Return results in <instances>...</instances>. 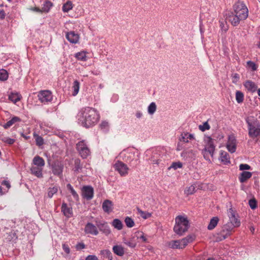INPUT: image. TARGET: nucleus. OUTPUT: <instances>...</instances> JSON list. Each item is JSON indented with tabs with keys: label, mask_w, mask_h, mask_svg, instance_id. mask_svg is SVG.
I'll return each mask as SVG.
<instances>
[{
	"label": "nucleus",
	"mask_w": 260,
	"mask_h": 260,
	"mask_svg": "<svg viewBox=\"0 0 260 260\" xmlns=\"http://www.w3.org/2000/svg\"><path fill=\"white\" fill-rule=\"evenodd\" d=\"M58 191V187L54 186L53 187H50L48 189L47 196L49 198H51L54 194H56Z\"/></svg>",
	"instance_id": "nucleus-36"
},
{
	"label": "nucleus",
	"mask_w": 260,
	"mask_h": 260,
	"mask_svg": "<svg viewBox=\"0 0 260 260\" xmlns=\"http://www.w3.org/2000/svg\"><path fill=\"white\" fill-rule=\"evenodd\" d=\"M95 222L98 227V229L105 234L106 235H108L110 234L111 231L108 224V223L104 220H95Z\"/></svg>",
	"instance_id": "nucleus-11"
},
{
	"label": "nucleus",
	"mask_w": 260,
	"mask_h": 260,
	"mask_svg": "<svg viewBox=\"0 0 260 260\" xmlns=\"http://www.w3.org/2000/svg\"><path fill=\"white\" fill-rule=\"evenodd\" d=\"M76 249L77 250H80L85 248V245L82 243H78L76 245Z\"/></svg>",
	"instance_id": "nucleus-57"
},
{
	"label": "nucleus",
	"mask_w": 260,
	"mask_h": 260,
	"mask_svg": "<svg viewBox=\"0 0 260 260\" xmlns=\"http://www.w3.org/2000/svg\"><path fill=\"white\" fill-rule=\"evenodd\" d=\"M236 100L239 104L242 103L244 100V94L240 91H237L236 92Z\"/></svg>",
	"instance_id": "nucleus-45"
},
{
	"label": "nucleus",
	"mask_w": 260,
	"mask_h": 260,
	"mask_svg": "<svg viewBox=\"0 0 260 260\" xmlns=\"http://www.w3.org/2000/svg\"><path fill=\"white\" fill-rule=\"evenodd\" d=\"M72 88L73 89V92L72 94L73 96H75L79 92V88H80V83L77 80H75L73 83V85Z\"/></svg>",
	"instance_id": "nucleus-39"
},
{
	"label": "nucleus",
	"mask_w": 260,
	"mask_h": 260,
	"mask_svg": "<svg viewBox=\"0 0 260 260\" xmlns=\"http://www.w3.org/2000/svg\"><path fill=\"white\" fill-rule=\"evenodd\" d=\"M214 150L215 147L206 146L203 151L204 158L206 160H210L209 158L207 157V154H209L212 157H213Z\"/></svg>",
	"instance_id": "nucleus-28"
},
{
	"label": "nucleus",
	"mask_w": 260,
	"mask_h": 260,
	"mask_svg": "<svg viewBox=\"0 0 260 260\" xmlns=\"http://www.w3.org/2000/svg\"><path fill=\"white\" fill-rule=\"evenodd\" d=\"M243 85L246 90L251 93L255 92L257 89V85L251 80H246L244 82Z\"/></svg>",
	"instance_id": "nucleus-17"
},
{
	"label": "nucleus",
	"mask_w": 260,
	"mask_h": 260,
	"mask_svg": "<svg viewBox=\"0 0 260 260\" xmlns=\"http://www.w3.org/2000/svg\"><path fill=\"white\" fill-rule=\"evenodd\" d=\"M219 222V218L217 216L213 217L211 219L210 222L208 225V229L209 230H212L214 229L217 225Z\"/></svg>",
	"instance_id": "nucleus-32"
},
{
	"label": "nucleus",
	"mask_w": 260,
	"mask_h": 260,
	"mask_svg": "<svg viewBox=\"0 0 260 260\" xmlns=\"http://www.w3.org/2000/svg\"><path fill=\"white\" fill-rule=\"evenodd\" d=\"M52 3L51 2L49 1H45V3L43 4V7L41 9L42 12H48L50 11L51 8L52 7Z\"/></svg>",
	"instance_id": "nucleus-34"
},
{
	"label": "nucleus",
	"mask_w": 260,
	"mask_h": 260,
	"mask_svg": "<svg viewBox=\"0 0 260 260\" xmlns=\"http://www.w3.org/2000/svg\"><path fill=\"white\" fill-rule=\"evenodd\" d=\"M220 159L224 164L230 163L229 155L226 151H220Z\"/></svg>",
	"instance_id": "nucleus-30"
},
{
	"label": "nucleus",
	"mask_w": 260,
	"mask_h": 260,
	"mask_svg": "<svg viewBox=\"0 0 260 260\" xmlns=\"http://www.w3.org/2000/svg\"><path fill=\"white\" fill-rule=\"evenodd\" d=\"M251 168L250 166L246 164H242L239 166V169L241 171L248 170Z\"/></svg>",
	"instance_id": "nucleus-55"
},
{
	"label": "nucleus",
	"mask_w": 260,
	"mask_h": 260,
	"mask_svg": "<svg viewBox=\"0 0 260 260\" xmlns=\"http://www.w3.org/2000/svg\"><path fill=\"white\" fill-rule=\"evenodd\" d=\"M76 146L78 151L83 158H86L89 155L90 151L85 141H79Z\"/></svg>",
	"instance_id": "nucleus-7"
},
{
	"label": "nucleus",
	"mask_w": 260,
	"mask_h": 260,
	"mask_svg": "<svg viewBox=\"0 0 260 260\" xmlns=\"http://www.w3.org/2000/svg\"><path fill=\"white\" fill-rule=\"evenodd\" d=\"M39 101L44 104H48L53 100L52 92L49 90H42L38 95Z\"/></svg>",
	"instance_id": "nucleus-8"
},
{
	"label": "nucleus",
	"mask_w": 260,
	"mask_h": 260,
	"mask_svg": "<svg viewBox=\"0 0 260 260\" xmlns=\"http://www.w3.org/2000/svg\"><path fill=\"white\" fill-rule=\"evenodd\" d=\"M233 78L234 79V80L233 81V83H236L238 80L239 79V75L237 73H235L233 75Z\"/></svg>",
	"instance_id": "nucleus-62"
},
{
	"label": "nucleus",
	"mask_w": 260,
	"mask_h": 260,
	"mask_svg": "<svg viewBox=\"0 0 260 260\" xmlns=\"http://www.w3.org/2000/svg\"><path fill=\"white\" fill-rule=\"evenodd\" d=\"M84 231L86 234L96 236L99 234L98 227L92 223L88 222L85 226Z\"/></svg>",
	"instance_id": "nucleus-14"
},
{
	"label": "nucleus",
	"mask_w": 260,
	"mask_h": 260,
	"mask_svg": "<svg viewBox=\"0 0 260 260\" xmlns=\"http://www.w3.org/2000/svg\"><path fill=\"white\" fill-rule=\"evenodd\" d=\"M196 187L194 185H191L189 187H187L184 190V193L187 196L193 194L196 192Z\"/></svg>",
	"instance_id": "nucleus-40"
},
{
	"label": "nucleus",
	"mask_w": 260,
	"mask_h": 260,
	"mask_svg": "<svg viewBox=\"0 0 260 260\" xmlns=\"http://www.w3.org/2000/svg\"><path fill=\"white\" fill-rule=\"evenodd\" d=\"M248 125V134L252 138H255L260 134V124L254 117L250 116L246 118Z\"/></svg>",
	"instance_id": "nucleus-4"
},
{
	"label": "nucleus",
	"mask_w": 260,
	"mask_h": 260,
	"mask_svg": "<svg viewBox=\"0 0 260 260\" xmlns=\"http://www.w3.org/2000/svg\"><path fill=\"white\" fill-rule=\"evenodd\" d=\"M156 110V105L154 102H152L148 107V113L150 115H153Z\"/></svg>",
	"instance_id": "nucleus-43"
},
{
	"label": "nucleus",
	"mask_w": 260,
	"mask_h": 260,
	"mask_svg": "<svg viewBox=\"0 0 260 260\" xmlns=\"http://www.w3.org/2000/svg\"><path fill=\"white\" fill-rule=\"evenodd\" d=\"M247 64L251 68L252 70L254 71L257 70V66L256 64L252 61H248Z\"/></svg>",
	"instance_id": "nucleus-54"
},
{
	"label": "nucleus",
	"mask_w": 260,
	"mask_h": 260,
	"mask_svg": "<svg viewBox=\"0 0 260 260\" xmlns=\"http://www.w3.org/2000/svg\"><path fill=\"white\" fill-rule=\"evenodd\" d=\"M21 119L17 116H14L12 119L5 123L3 126L5 129H8L16 122H20Z\"/></svg>",
	"instance_id": "nucleus-27"
},
{
	"label": "nucleus",
	"mask_w": 260,
	"mask_h": 260,
	"mask_svg": "<svg viewBox=\"0 0 260 260\" xmlns=\"http://www.w3.org/2000/svg\"><path fill=\"white\" fill-rule=\"evenodd\" d=\"M67 39L72 44H76L78 42L79 36L78 34L76 33L74 31H71L66 34Z\"/></svg>",
	"instance_id": "nucleus-16"
},
{
	"label": "nucleus",
	"mask_w": 260,
	"mask_h": 260,
	"mask_svg": "<svg viewBox=\"0 0 260 260\" xmlns=\"http://www.w3.org/2000/svg\"><path fill=\"white\" fill-rule=\"evenodd\" d=\"M176 224L174 227V232L179 235H182L189 228V221L184 216L179 215L175 218Z\"/></svg>",
	"instance_id": "nucleus-5"
},
{
	"label": "nucleus",
	"mask_w": 260,
	"mask_h": 260,
	"mask_svg": "<svg viewBox=\"0 0 260 260\" xmlns=\"http://www.w3.org/2000/svg\"><path fill=\"white\" fill-rule=\"evenodd\" d=\"M112 225L118 230H121L123 228V224L119 219H114L112 222Z\"/></svg>",
	"instance_id": "nucleus-37"
},
{
	"label": "nucleus",
	"mask_w": 260,
	"mask_h": 260,
	"mask_svg": "<svg viewBox=\"0 0 260 260\" xmlns=\"http://www.w3.org/2000/svg\"><path fill=\"white\" fill-rule=\"evenodd\" d=\"M6 13L4 10H0V19H4L5 18Z\"/></svg>",
	"instance_id": "nucleus-64"
},
{
	"label": "nucleus",
	"mask_w": 260,
	"mask_h": 260,
	"mask_svg": "<svg viewBox=\"0 0 260 260\" xmlns=\"http://www.w3.org/2000/svg\"><path fill=\"white\" fill-rule=\"evenodd\" d=\"M237 146V140L235 137L232 135L229 136L228 141L226 143V148L229 152L234 153L236 151Z\"/></svg>",
	"instance_id": "nucleus-13"
},
{
	"label": "nucleus",
	"mask_w": 260,
	"mask_h": 260,
	"mask_svg": "<svg viewBox=\"0 0 260 260\" xmlns=\"http://www.w3.org/2000/svg\"><path fill=\"white\" fill-rule=\"evenodd\" d=\"M103 253L105 255L106 257L109 260H112V254L111 251L109 250H105L103 251Z\"/></svg>",
	"instance_id": "nucleus-56"
},
{
	"label": "nucleus",
	"mask_w": 260,
	"mask_h": 260,
	"mask_svg": "<svg viewBox=\"0 0 260 260\" xmlns=\"http://www.w3.org/2000/svg\"><path fill=\"white\" fill-rule=\"evenodd\" d=\"M199 128L202 132H205L206 130H209L210 128V126L208 121H206L204 122L202 125H200Z\"/></svg>",
	"instance_id": "nucleus-49"
},
{
	"label": "nucleus",
	"mask_w": 260,
	"mask_h": 260,
	"mask_svg": "<svg viewBox=\"0 0 260 260\" xmlns=\"http://www.w3.org/2000/svg\"><path fill=\"white\" fill-rule=\"evenodd\" d=\"M169 246L173 249H182L179 240L172 241L170 242Z\"/></svg>",
	"instance_id": "nucleus-44"
},
{
	"label": "nucleus",
	"mask_w": 260,
	"mask_h": 260,
	"mask_svg": "<svg viewBox=\"0 0 260 260\" xmlns=\"http://www.w3.org/2000/svg\"><path fill=\"white\" fill-rule=\"evenodd\" d=\"M100 127L104 131L106 132L108 131L109 128V123L107 121H102L100 124Z\"/></svg>",
	"instance_id": "nucleus-53"
},
{
	"label": "nucleus",
	"mask_w": 260,
	"mask_h": 260,
	"mask_svg": "<svg viewBox=\"0 0 260 260\" xmlns=\"http://www.w3.org/2000/svg\"><path fill=\"white\" fill-rule=\"evenodd\" d=\"M137 211L139 215L144 219H147L151 216V214L147 212H145L137 208Z\"/></svg>",
	"instance_id": "nucleus-46"
},
{
	"label": "nucleus",
	"mask_w": 260,
	"mask_h": 260,
	"mask_svg": "<svg viewBox=\"0 0 260 260\" xmlns=\"http://www.w3.org/2000/svg\"><path fill=\"white\" fill-rule=\"evenodd\" d=\"M237 226L231 222H228L224 224L222 226L221 231L218 234L219 240H223L230 236L234 229Z\"/></svg>",
	"instance_id": "nucleus-6"
},
{
	"label": "nucleus",
	"mask_w": 260,
	"mask_h": 260,
	"mask_svg": "<svg viewBox=\"0 0 260 260\" xmlns=\"http://www.w3.org/2000/svg\"><path fill=\"white\" fill-rule=\"evenodd\" d=\"M179 141L184 143H188L190 141L194 139V136L192 134L185 132L182 133L179 138Z\"/></svg>",
	"instance_id": "nucleus-22"
},
{
	"label": "nucleus",
	"mask_w": 260,
	"mask_h": 260,
	"mask_svg": "<svg viewBox=\"0 0 260 260\" xmlns=\"http://www.w3.org/2000/svg\"><path fill=\"white\" fill-rule=\"evenodd\" d=\"M78 122L82 126L88 128L95 125L100 119V115L94 109L89 107L82 108L77 115Z\"/></svg>",
	"instance_id": "nucleus-1"
},
{
	"label": "nucleus",
	"mask_w": 260,
	"mask_h": 260,
	"mask_svg": "<svg viewBox=\"0 0 260 260\" xmlns=\"http://www.w3.org/2000/svg\"><path fill=\"white\" fill-rule=\"evenodd\" d=\"M21 97V95L16 92H11L9 95V99L14 103H16L20 101Z\"/></svg>",
	"instance_id": "nucleus-33"
},
{
	"label": "nucleus",
	"mask_w": 260,
	"mask_h": 260,
	"mask_svg": "<svg viewBox=\"0 0 260 260\" xmlns=\"http://www.w3.org/2000/svg\"><path fill=\"white\" fill-rule=\"evenodd\" d=\"M135 236L138 242L146 243L147 242V239L144 234L141 231H138L135 233Z\"/></svg>",
	"instance_id": "nucleus-31"
},
{
	"label": "nucleus",
	"mask_w": 260,
	"mask_h": 260,
	"mask_svg": "<svg viewBox=\"0 0 260 260\" xmlns=\"http://www.w3.org/2000/svg\"><path fill=\"white\" fill-rule=\"evenodd\" d=\"M8 78V74L6 70L4 69L0 70V80L6 81Z\"/></svg>",
	"instance_id": "nucleus-48"
},
{
	"label": "nucleus",
	"mask_w": 260,
	"mask_h": 260,
	"mask_svg": "<svg viewBox=\"0 0 260 260\" xmlns=\"http://www.w3.org/2000/svg\"><path fill=\"white\" fill-rule=\"evenodd\" d=\"M5 142L9 144H13L15 142V140L9 138H6Z\"/></svg>",
	"instance_id": "nucleus-61"
},
{
	"label": "nucleus",
	"mask_w": 260,
	"mask_h": 260,
	"mask_svg": "<svg viewBox=\"0 0 260 260\" xmlns=\"http://www.w3.org/2000/svg\"><path fill=\"white\" fill-rule=\"evenodd\" d=\"M251 176L252 173L251 172L243 171L240 174L239 177V180L241 183H244L246 182L248 179L251 178Z\"/></svg>",
	"instance_id": "nucleus-26"
},
{
	"label": "nucleus",
	"mask_w": 260,
	"mask_h": 260,
	"mask_svg": "<svg viewBox=\"0 0 260 260\" xmlns=\"http://www.w3.org/2000/svg\"><path fill=\"white\" fill-rule=\"evenodd\" d=\"M0 183L2 185L6 187V188H4L0 186V195H3L8 192L9 189L11 187V184L10 182L7 180L0 181Z\"/></svg>",
	"instance_id": "nucleus-24"
},
{
	"label": "nucleus",
	"mask_w": 260,
	"mask_h": 260,
	"mask_svg": "<svg viewBox=\"0 0 260 260\" xmlns=\"http://www.w3.org/2000/svg\"><path fill=\"white\" fill-rule=\"evenodd\" d=\"M82 168V166L81 165L80 160L79 159H76L74 161V171L76 173H78L81 171Z\"/></svg>",
	"instance_id": "nucleus-35"
},
{
	"label": "nucleus",
	"mask_w": 260,
	"mask_h": 260,
	"mask_svg": "<svg viewBox=\"0 0 260 260\" xmlns=\"http://www.w3.org/2000/svg\"><path fill=\"white\" fill-rule=\"evenodd\" d=\"M73 8V4L71 1H68L62 6V11L64 12H68Z\"/></svg>",
	"instance_id": "nucleus-42"
},
{
	"label": "nucleus",
	"mask_w": 260,
	"mask_h": 260,
	"mask_svg": "<svg viewBox=\"0 0 260 260\" xmlns=\"http://www.w3.org/2000/svg\"><path fill=\"white\" fill-rule=\"evenodd\" d=\"M123 243L131 248H134L136 247L137 243H138L137 240L135 236V233L132 235V237L127 239L124 238L123 240Z\"/></svg>",
	"instance_id": "nucleus-21"
},
{
	"label": "nucleus",
	"mask_w": 260,
	"mask_h": 260,
	"mask_svg": "<svg viewBox=\"0 0 260 260\" xmlns=\"http://www.w3.org/2000/svg\"><path fill=\"white\" fill-rule=\"evenodd\" d=\"M62 247L63 250L67 254H69L70 253V248L67 244L63 243L62 244Z\"/></svg>",
	"instance_id": "nucleus-59"
},
{
	"label": "nucleus",
	"mask_w": 260,
	"mask_h": 260,
	"mask_svg": "<svg viewBox=\"0 0 260 260\" xmlns=\"http://www.w3.org/2000/svg\"><path fill=\"white\" fill-rule=\"evenodd\" d=\"M102 208L104 211L107 213H109L112 211L113 204L111 201L109 200H105L102 204Z\"/></svg>",
	"instance_id": "nucleus-20"
},
{
	"label": "nucleus",
	"mask_w": 260,
	"mask_h": 260,
	"mask_svg": "<svg viewBox=\"0 0 260 260\" xmlns=\"http://www.w3.org/2000/svg\"><path fill=\"white\" fill-rule=\"evenodd\" d=\"M61 212L63 214L68 218L73 216V209L70 206H69L66 203H63L61 205Z\"/></svg>",
	"instance_id": "nucleus-18"
},
{
	"label": "nucleus",
	"mask_w": 260,
	"mask_h": 260,
	"mask_svg": "<svg viewBox=\"0 0 260 260\" xmlns=\"http://www.w3.org/2000/svg\"><path fill=\"white\" fill-rule=\"evenodd\" d=\"M63 166L59 161L54 162L51 166L52 173L55 175L60 176L62 174Z\"/></svg>",
	"instance_id": "nucleus-15"
},
{
	"label": "nucleus",
	"mask_w": 260,
	"mask_h": 260,
	"mask_svg": "<svg viewBox=\"0 0 260 260\" xmlns=\"http://www.w3.org/2000/svg\"><path fill=\"white\" fill-rule=\"evenodd\" d=\"M182 167V164L180 162H174L172 164L171 166L169 168V169H173L177 170L178 168H181Z\"/></svg>",
	"instance_id": "nucleus-51"
},
{
	"label": "nucleus",
	"mask_w": 260,
	"mask_h": 260,
	"mask_svg": "<svg viewBox=\"0 0 260 260\" xmlns=\"http://www.w3.org/2000/svg\"><path fill=\"white\" fill-rule=\"evenodd\" d=\"M119 157L123 161L131 164V166H136L139 162V153L134 148L123 150L120 153Z\"/></svg>",
	"instance_id": "nucleus-3"
},
{
	"label": "nucleus",
	"mask_w": 260,
	"mask_h": 260,
	"mask_svg": "<svg viewBox=\"0 0 260 260\" xmlns=\"http://www.w3.org/2000/svg\"><path fill=\"white\" fill-rule=\"evenodd\" d=\"M124 222H125L126 225L128 228H132L135 225V222H134V220L132 218L129 217L128 216H127L125 218Z\"/></svg>",
	"instance_id": "nucleus-47"
},
{
	"label": "nucleus",
	"mask_w": 260,
	"mask_h": 260,
	"mask_svg": "<svg viewBox=\"0 0 260 260\" xmlns=\"http://www.w3.org/2000/svg\"><path fill=\"white\" fill-rule=\"evenodd\" d=\"M75 57L79 60L86 61L87 60V56L86 53L84 51L77 52L75 55Z\"/></svg>",
	"instance_id": "nucleus-38"
},
{
	"label": "nucleus",
	"mask_w": 260,
	"mask_h": 260,
	"mask_svg": "<svg viewBox=\"0 0 260 260\" xmlns=\"http://www.w3.org/2000/svg\"><path fill=\"white\" fill-rule=\"evenodd\" d=\"M207 145L206 146L215 147L214 145V141L210 137H208L207 138Z\"/></svg>",
	"instance_id": "nucleus-58"
},
{
	"label": "nucleus",
	"mask_w": 260,
	"mask_h": 260,
	"mask_svg": "<svg viewBox=\"0 0 260 260\" xmlns=\"http://www.w3.org/2000/svg\"><path fill=\"white\" fill-rule=\"evenodd\" d=\"M85 260H98V258L94 255H89L86 257Z\"/></svg>",
	"instance_id": "nucleus-60"
},
{
	"label": "nucleus",
	"mask_w": 260,
	"mask_h": 260,
	"mask_svg": "<svg viewBox=\"0 0 260 260\" xmlns=\"http://www.w3.org/2000/svg\"><path fill=\"white\" fill-rule=\"evenodd\" d=\"M112 249L114 253L118 256H122L124 254V248L121 245H115Z\"/></svg>",
	"instance_id": "nucleus-29"
},
{
	"label": "nucleus",
	"mask_w": 260,
	"mask_h": 260,
	"mask_svg": "<svg viewBox=\"0 0 260 260\" xmlns=\"http://www.w3.org/2000/svg\"><path fill=\"white\" fill-rule=\"evenodd\" d=\"M114 168L122 176L128 174L129 168L127 165L121 161H117L114 166Z\"/></svg>",
	"instance_id": "nucleus-10"
},
{
	"label": "nucleus",
	"mask_w": 260,
	"mask_h": 260,
	"mask_svg": "<svg viewBox=\"0 0 260 260\" xmlns=\"http://www.w3.org/2000/svg\"><path fill=\"white\" fill-rule=\"evenodd\" d=\"M249 205L252 209H255L257 207V202L255 199H252L249 201Z\"/></svg>",
	"instance_id": "nucleus-52"
},
{
	"label": "nucleus",
	"mask_w": 260,
	"mask_h": 260,
	"mask_svg": "<svg viewBox=\"0 0 260 260\" xmlns=\"http://www.w3.org/2000/svg\"><path fill=\"white\" fill-rule=\"evenodd\" d=\"M135 115L137 118H141L143 116V113L141 111H137Z\"/></svg>",
	"instance_id": "nucleus-63"
},
{
	"label": "nucleus",
	"mask_w": 260,
	"mask_h": 260,
	"mask_svg": "<svg viewBox=\"0 0 260 260\" xmlns=\"http://www.w3.org/2000/svg\"><path fill=\"white\" fill-rule=\"evenodd\" d=\"M195 239V236L193 235H189L185 238L181 240H179L182 249L185 248L188 243L192 242Z\"/></svg>",
	"instance_id": "nucleus-19"
},
{
	"label": "nucleus",
	"mask_w": 260,
	"mask_h": 260,
	"mask_svg": "<svg viewBox=\"0 0 260 260\" xmlns=\"http://www.w3.org/2000/svg\"><path fill=\"white\" fill-rule=\"evenodd\" d=\"M43 168L33 166L30 168V171L32 174L38 178H42L43 177L42 171Z\"/></svg>",
	"instance_id": "nucleus-23"
},
{
	"label": "nucleus",
	"mask_w": 260,
	"mask_h": 260,
	"mask_svg": "<svg viewBox=\"0 0 260 260\" xmlns=\"http://www.w3.org/2000/svg\"><path fill=\"white\" fill-rule=\"evenodd\" d=\"M234 12L228 17V20L233 26H237L240 21L245 20L248 16V9L245 4L238 1L233 6Z\"/></svg>",
	"instance_id": "nucleus-2"
},
{
	"label": "nucleus",
	"mask_w": 260,
	"mask_h": 260,
	"mask_svg": "<svg viewBox=\"0 0 260 260\" xmlns=\"http://www.w3.org/2000/svg\"><path fill=\"white\" fill-rule=\"evenodd\" d=\"M227 214L229 218V222L239 227L240 225L241 222L236 214V211H234L233 208L231 207L228 209Z\"/></svg>",
	"instance_id": "nucleus-9"
},
{
	"label": "nucleus",
	"mask_w": 260,
	"mask_h": 260,
	"mask_svg": "<svg viewBox=\"0 0 260 260\" xmlns=\"http://www.w3.org/2000/svg\"><path fill=\"white\" fill-rule=\"evenodd\" d=\"M82 196L87 200H90L93 197L94 190L93 188L90 185L84 186L82 187Z\"/></svg>",
	"instance_id": "nucleus-12"
},
{
	"label": "nucleus",
	"mask_w": 260,
	"mask_h": 260,
	"mask_svg": "<svg viewBox=\"0 0 260 260\" xmlns=\"http://www.w3.org/2000/svg\"><path fill=\"white\" fill-rule=\"evenodd\" d=\"M67 187L68 189L70 191L74 199L76 200V201H78L79 196L78 193L76 192V191L74 190L72 186L70 184H68Z\"/></svg>",
	"instance_id": "nucleus-41"
},
{
	"label": "nucleus",
	"mask_w": 260,
	"mask_h": 260,
	"mask_svg": "<svg viewBox=\"0 0 260 260\" xmlns=\"http://www.w3.org/2000/svg\"><path fill=\"white\" fill-rule=\"evenodd\" d=\"M32 164L34 166L43 168L45 165V160L44 159L37 155L35 156L32 159Z\"/></svg>",
	"instance_id": "nucleus-25"
},
{
	"label": "nucleus",
	"mask_w": 260,
	"mask_h": 260,
	"mask_svg": "<svg viewBox=\"0 0 260 260\" xmlns=\"http://www.w3.org/2000/svg\"><path fill=\"white\" fill-rule=\"evenodd\" d=\"M34 137L36 139V143L37 145L41 146L44 144V140L42 137L36 134H34Z\"/></svg>",
	"instance_id": "nucleus-50"
}]
</instances>
